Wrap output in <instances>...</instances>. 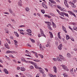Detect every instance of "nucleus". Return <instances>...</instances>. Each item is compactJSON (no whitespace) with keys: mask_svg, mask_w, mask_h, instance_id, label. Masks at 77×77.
<instances>
[{"mask_svg":"<svg viewBox=\"0 0 77 77\" xmlns=\"http://www.w3.org/2000/svg\"><path fill=\"white\" fill-rule=\"evenodd\" d=\"M53 60H54V61H56V60H56V58H53Z\"/></svg>","mask_w":77,"mask_h":77,"instance_id":"e2e57ef3","label":"nucleus"},{"mask_svg":"<svg viewBox=\"0 0 77 77\" xmlns=\"http://www.w3.org/2000/svg\"><path fill=\"white\" fill-rule=\"evenodd\" d=\"M11 20L12 21H13V22L14 23H15V20L14 19H11Z\"/></svg>","mask_w":77,"mask_h":77,"instance_id":"c9c22d12","label":"nucleus"},{"mask_svg":"<svg viewBox=\"0 0 77 77\" xmlns=\"http://www.w3.org/2000/svg\"><path fill=\"white\" fill-rule=\"evenodd\" d=\"M9 11L10 14H13V13H14V12H13V11H12V10H9Z\"/></svg>","mask_w":77,"mask_h":77,"instance_id":"58836bf2","label":"nucleus"},{"mask_svg":"<svg viewBox=\"0 0 77 77\" xmlns=\"http://www.w3.org/2000/svg\"><path fill=\"white\" fill-rule=\"evenodd\" d=\"M14 44H17V43H18V42L16 40H14Z\"/></svg>","mask_w":77,"mask_h":77,"instance_id":"4c0bfd02","label":"nucleus"},{"mask_svg":"<svg viewBox=\"0 0 77 77\" xmlns=\"http://www.w3.org/2000/svg\"><path fill=\"white\" fill-rule=\"evenodd\" d=\"M14 34H15V35L16 36H17V37H19V35H18V33H17V32H14Z\"/></svg>","mask_w":77,"mask_h":77,"instance_id":"5701e85b","label":"nucleus"},{"mask_svg":"<svg viewBox=\"0 0 77 77\" xmlns=\"http://www.w3.org/2000/svg\"><path fill=\"white\" fill-rule=\"evenodd\" d=\"M52 24L53 25V27H56V24L53 22H52Z\"/></svg>","mask_w":77,"mask_h":77,"instance_id":"aec40b11","label":"nucleus"},{"mask_svg":"<svg viewBox=\"0 0 77 77\" xmlns=\"http://www.w3.org/2000/svg\"><path fill=\"white\" fill-rule=\"evenodd\" d=\"M58 48L60 50H61L62 49V45L60 44V45L58 47Z\"/></svg>","mask_w":77,"mask_h":77,"instance_id":"0eeeda50","label":"nucleus"},{"mask_svg":"<svg viewBox=\"0 0 77 77\" xmlns=\"http://www.w3.org/2000/svg\"><path fill=\"white\" fill-rule=\"evenodd\" d=\"M63 68L65 71H69V69H68V68H67V67L65 66H63Z\"/></svg>","mask_w":77,"mask_h":77,"instance_id":"39448f33","label":"nucleus"},{"mask_svg":"<svg viewBox=\"0 0 77 77\" xmlns=\"http://www.w3.org/2000/svg\"><path fill=\"white\" fill-rule=\"evenodd\" d=\"M50 14L52 16H53V17H55V15L53 13H50Z\"/></svg>","mask_w":77,"mask_h":77,"instance_id":"f704fd0d","label":"nucleus"},{"mask_svg":"<svg viewBox=\"0 0 77 77\" xmlns=\"http://www.w3.org/2000/svg\"><path fill=\"white\" fill-rule=\"evenodd\" d=\"M20 34H21L22 35H24V33L23 32H20Z\"/></svg>","mask_w":77,"mask_h":77,"instance_id":"8fccbe9b","label":"nucleus"},{"mask_svg":"<svg viewBox=\"0 0 77 77\" xmlns=\"http://www.w3.org/2000/svg\"><path fill=\"white\" fill-rule=\"evenodd\" d=\"M64 4L65 5L66 7L68 8H69V6H68V3H67V1L66 0H64Z\"/></svg>","mask_w":77,"mask_h":77,"instance_id":"423d86ee","label":"nucleus"},{"mask_svg":"<svg viewBox=\"0 0 77 77\" xmlns=\"http://www.w3.org/2000/svg\"><path fill=\"white\" fill-rule=\"evenodd\" d=\"M25 10H29V8L28 7H26L25 8Z\"/></svg>","mask_w":77,"mask_h":77,"instance_id":"13d9d810","label":"nucleus"},{"mask_svg":"<svg viewBox=\"0 0 77 77\" xmlns=\"http://www.w3.org/2000/svg\"><path fill=\"white\" fill-rule=\"evenodd\" d=\"M68 13H69V14H72V11H68Z\"/></svg>","mask_w":77,"mask_h":77,"instance_id":"09e8293b","label":"nucleus"},{"mask_svg":"<svg viewBox=\"0 0 77 77\" xmlns=\"http://www.w3.org/2000/svg\"><path fill=\"white\" fill-rule=\"evenodd\" d=\"M33 60H34V61H35V62H41V61L35 59Z\"/></svg>","mask_w":77,"mask_h":77,"instance_id":"c85d7f7f","label":"nucleus"},{"mask_svg":"<svg viewBox=\"0 0 77 77\" xmlns=\"http://www.w3.org/2000/svg\"><path fill=\"white\" fill-rule=\"evenodd\" d=\"M77 2L76 0H74L72 2V4H74V3H75V2Z\"/></svg>","mask_w":77,"mask_h":77,"instance_id":"473e14b6","label":"nucleus"},{"mask_svg":"<svg viewBox=\"0 0 77 77\" xmlns=\"http://www.w3.org/2000/svg\"><path fill=\"white\" fill-rule=\"evenodd\" d=\"M71 6H72V8H75L76 7V6L74 5V4H72V5H71Z\"/></svg>","mask_w":77,"mask_h":77,"instance_id":"a878e982","label":"nucleus"},{"mask_svg":"<svg viewBox=\"0 0 77 77\" xmlns=\"http://www.w3.org/2000/svg\"><path fill=\"white\" fill-rule=\"evenodd\" d=\"M39 71L42 74L44 73V70H43L42 68L40 69H39Z\"/></svg>","mask_w":77,"mask_h":77,"instance_id":"f3484780","label":"nucleus"},{"mask_svg":"<svg viewBox=\"0 0 77 77\" xmlns=\"http://www.w3.org/2000/svg\"><path fill=\"white\" fill-rule=\"evenodd\" d=\"M48 29H49L50 30H52V28H51V27H49V26H48Z\"/></svg>","mask_w":77,"mask_h":77,"instance_id":"49530a36","label":"nucleus"},{"mask_svg":"<svg viewBox=\"0 0 77 77\" xmlns=\"http://www.w3.org/2000/svg\"><path fill=\"white\" fill-rule=\"evenodd\" d=\"M62 28L63 30H64V32H65V33H67V31H66V28L65 27H64V26H62Z\"/></svg>","mask_w":77,"mask_h":77,"instance_id":"ddd939ff","label":"nucleus"},{"mask_svg":"<svg viewBox=\"0 0 77 77\" xmlns=\"http://www.w3.org/2000/svg\"><path fill=\"white\" fill-rule=\"evenodd\" d=\"M74 12H75V13H77V10H74L73 11Z\"/></svg>","mask_w":77,"mask_h":77,"instance_id":"774afa93","label":"nucleus"},{"mask_svg":"<svg viewBox=\"0 0 77 77\" xmlns=\"http://www.w3.org/2000/svg\"><path fill=\"white\" fill-rule=\"evenodd\" d=\"M57 8H58L59 9H60V10H61V8L59 6H57Z\"/></svg>","mask_w":77,"mask_h":77,"instance_id":"3c124183","label":"nucleus"},{"mask_svg":"<svg viewBox=\"0 0 77 77\" xmlns=\"http://www.w3.org/2000/svg\"><path fill=\"white\" fill-rule=\"evenodd\" d=\"M38 56H40V57H42V59L44 58V56H43V55H42L41 54H38Z\"/></svg>","mask_w":77,"mask_h":77,"instance_id":"ea45409f","label":"nucleus"},{"mask_svg":"<svg viewBox=\"0 0 77 77\" xmlns=\"http://www.w3.org/2000/svg\"><path fill=\"white\" fill-rule=\"evenodd\" d=\"M35 55L36 57V58H38V54L36 52H35Z\"/></svg>","mask_w":77,"mask_h":77,"instance_id":"72a5a7b5","label":"nucleus"},{"mask_svg":"<svg viewBox=\"0 0 77 77\" xmlns=\"http://www.w3.org/2000/svg\"><path fill=\"white\" fill-rule=\"evenodd\" d=\"M42 77H46V75L45 74V73H43L42 74Z\"/></svg>","mask_w":77,"mask_h":77,"instance_id":"a19ab883","label":"nucleus"},{"mask_svg":"<svg viewBox=\"0 0 77 77\" xmlns=\"http://www.w3.org/2000/svg\"><path fill=\"white\" fill-rule=\"evenodd\" d=\"M71 41H74V38H71Z\"/></svg>","mask_w":77,"mask_h":77,"instance_id":"052dcab7","label":"nucleus"},{"mask_svg":"<svg viewBox=\"0 0 77 77\" xmlns=\"http://www.w3.org/2000/svg\"><path fill=\"white\" fill-rule=\"evenodd\" d=\"M48 27H50V26L51 25V23L49 22V23H48Z\"/></svg>","mask_w":77,"mask_h":77,"instance_id":"2f4dec72","label":"nucleus"},{"mask_svg":"<svg viewBox=\"0 0 77 77\" xmlns=\"http://www.w3.org/2000/svg\"><path fill=\"white\" fill-rule=\"evenodd\" d=\"M40 50H44V49H43V48L42 47V48H40Z\"/></svg>","mask_w":77,"mask_h":77,"instance_id":"680f3d73","label":"nucleus"},{"mask_svg":"<svg viewBox=\"0 0 77 77\" xmlns=\"http://www.w3.org/2000/svg\"><path fill=\"white\" fill-rule=\"evenodd\" d=\"M40 30L41 33V36H44V37L46 38L45 35L44 34V31H43V30H42V29H40Z\"/></svg>","mask_w":77,"mask_h":77,"instance_id":"20e7f679","label":"nucleus"},{"mask_svg":"<svg viewBox=\"0 0 77 77\" xmlns=\"http://www.w3.org/2000/svg\"><path fill=\"white\" fill-rule=\"evenodd\" d=\"M15 47H16V48H17V47H18V45H17V44H15Z\"/></svg>","mask_w":77,"mask_h":77,"instance_id":"4d7b16f0","label":"nucleus"},{"mask_svg":"<svg viewBox=\"0 0 77 77\" xmlns=\"http://www.w3.org/2000/svg\"><path fill=\"white\" fill-rule=\"evenodd\" d=\"M59 56L61 59V60H63L64 61L66 60V59H65V58H64L62 56V55H60Z\"/></svg>","mask_w":77,"mask_h":77,"instance_id":"9b49d317","label":"nucleus"},{"mask_svg":"<svg viewBox=\"0 0 77 77\" xmlns=\"http://www.w3.org/2000/svg\"><path fill=\"white\" fill-rule=\"evenodd\" d=\"M49 76H50V77H53V75L52 74H49Z\"/></svg>","mask_w":77,"mask_h":77,"instance_id":"37998d69","label":"nucleus"},{"mask_svg":"<svg viewBox=\"0 0 77 77\" xmlns=\"http://www.w3.org/2000/svg\"><path fill=\"white\" fill-rule=\"evenodd\" d=\"M41 12L42 14H44L45 13V10H41Z\"/></svg>","mask_w":77,"mask_h":77,"instance_id":"e433bc0d","label":"nucleus"},{"mask_svg":"<svg viewBox=\"0 0 77 77\" xmlns=\"http://www.w3.org/2000/svg\"><path fill=\"white\" fill-rule=\"evenodd\" d=\"M57 60L58 61H59V62H62V60H60V58L59 57H57Z\"/></svg>","mask_w":77,"mask_h":77,"instance_id":"4be33fe9","label":"nucleus"},{"mask_svg":"<svg viewBox=\"0 0 77 77\" xmlns=\"http://www.w3.org/2000/svg\"><path fill=\"white\" fill-rule=\"evenodd\" d=\"M20 69L21 71H24L26 70V69H25V68L24 67H21L20 68Z\"/></svg>","mask_w":77,"mask_h":77,"instance_id":"2eb2a0df","label":"nucleus"},{"mask_svg":"<svg viewBox=\"0 0 77 77\" xmlns=\"http://www.w3.org/2000/svg\"><path fill=\"white\" fill-rule=\"evenodd\" d=\"M10 38L11 39H14V38H13V36H10Z\"/></svg>","mask_w":77,"mask_h":77,"instance_id":"bf43d9fd","label":"nucleus"},{"mask_svg":"<svg viewBox=\"0 0 77 77\" xmlns=\"http://www.w3.org/2000/svg\"><path fill=\"white\" fill-rule=\"evenodd\" d=\"M13 53H15V54H18V52H17L16 51H13Z\"/></svg>","mask_w":77,"mask_h":77,"instance_id":"0e129e2a","label":"nucleus"},{"mask_svg":"<svg viewBox=\"0 0 77 77\" xmlns=\"http://www.w3.org/2000/svg\"><path fill=\"white\" fill-rule=\"evenodd\" d=\"M48 3V5L49 6H50L52 8H53V4H52V3H51L50 2H49Z\"/></svg>","mask_w":77,"mask_h":77,"instance_id":"dca6fc26","label":"nucleus"},{"mask_svg":"<svg viewBox=\"0 0 77 77\" xmlns=\"http://www.w3.org/2000/svg\"><path fill=\"white\" fill-rule=\"evenodd\" d=\"M55 45H57V46L58 45V42H55Z\"/></svg>","mask_w":77,"mask_h":77,"instance_id":"6e6d98bb","label":"nucleus"},{"mask_svg":"<svg viewBox=\"0 0 77 77\" xmlns=\"http://www.w3.org/2000/svg\"><path fill=\"white\" fill-rule=\"evenodd\" d=\"M27 75L29 77H32V75L30 74H28Z\"/></svg>","mask_w":77,"mask_h":77,"instance_id":"5fc2aeb1","label":"nucleus"},{"mask_svg":"<svg viewBox=\"0 0 77 77\" xmlns=\"http://www.w3.org/2000/svg\"><path fill=\"white\" fill-rule=\"evenodd\" d=\"M42 6H43V7H44V8H45L46 9H47L48 7L47 6V5H45V4H44V3H43L42 4Z\"/></svg>","mask_w":77,"mask_h":77,"instance_id":"4468645a","label":"nucleus"},{"mask_svg":"<svg viewBox=\"0 0 77 77\" xmlns=\"http://www.w3.org/2000/svg\"><path fill=\"white\" fill-rule=\"evenodd\" d=\"M26 31L27 32L29 33H32V30L30 29H27Z\"/></svg>","mask_w":77,"mask_h":77,"instance_id":"cd10ccee","label":"nucleus"},{"mask_svg":"<svg viewBox=\"0 0 77 77\" xmlns=\"http://www.w3.org/2000/svg\"><path fill=\"white\" fill-rule=\"evenodd\" d=\"M60 32H59L58 33V38L60 39H62V38H61V37H60Z\"/></svg>","mask_w":77,"mask_h":77,"instance_id":"a211bd4d","label":"nucleus"},{"mask_svg":"<svg viewBox=\"0 0 77 77\" xmlns=\"http://www.w3.org/2000/svg\"><path fill=\"white\" fill-rule=\"evenodd\" d=\"M50 1L51 2V3H54V4H56V2H54L53 0H50Z\"/></svg>","mask_w":77,"mask_h":77,"instance_id":"bb28decb","label":"nucleus"},{"mask_svg":"<svg viewBox=\"0 0 77 77\" xmlns=\"http://www.w3.org/2000/svg\"><path fill=\"white\" fill-rule=\"evenodd\" d=\"M73 30H76V31H77V27L76 26H73Z\"/></svg>","mask_w":77,"mask_h":77,"instance_id":"7c9ffc66","label":"nucleus"},{"mask_svg":"<svg viewBox=\"0 0 77 77\" xmlns=\"http://www.w3.org/2000/svg\"><path fill=\"white\" fill-rule=\"evenodd\" d=\"M31 64H32V65H34L35 67V68H36L37 69H42L41 68L39 67L38 66H37V64L36 63L33 62L31 61Z\"/></svg>","mask_w":77,"mask_h":77,"instance_id":"f03ea898","label":"nucleus"},{"mask_svg":"<svg viewBox=\"0 0 77 77\" xmlns=\"http://www.w3.org/2000/svg\"><path fill=\"white\" fill-rule=\"evenodd\" d=\"M67 57H68L69 58V57H71V55L69 53H68L67 54Z\"/></svg>","mask_w":77,"mask_h":77,"instance_id":"393cba45","label":"nucleus"},{"mask_svg":"<svg viewBox=\"0 0 77 77\" xmlns=\"http://www.w3.org/2000/svg\"><path fill=\"white\" fill-rule=\"evenodd\" d=\"M5 47L8 49H9L10 48H9V45H8V44L7 43H5Z\"/></svg>","mask_w":77,"mask_h":77,"instance_id":"9d476101","label":"nucleus"},{"mask_svg":"<svg viewBox=\"0 0 77 77\" xmlns=\"http://www.w3.org/2000/svg\"><path fill=\"white\" fill-rule=\"evenodd\" d=\"M66 39H67V40H68V39H69L70 38V37H69L68 35H66Z\"/></svg>","mask_w":77,"mask_h":77,"instance_id":"c756f323","label":"nucleus"},{"mask_svg":"<svg viewBox=\"0 0 77 77\" xmlns=\"http://www.w3.org/2000/svg\"><path fill=\"white\" fill-rule=\"evenodd\" d=\"M42 47V46L41 45V44H40L39 45L40 48H41Z\"/></svg>","mask_w":77,"mask_h":77,"instance_id":"338daca9","label":"nucleus"},{"mask_svg":"<svg viewBox=\"0 0 77 77\" xmlns=\"http://www.w3.org/2000/svg\"><path fill=\"white\" fill-rule=\"evenodd\" d=\"M53 68L54 69V72L55 73H57V68H56V66H54L53 67Z\"/></svg>","mask_w":77,"mask_h":77,"instance_id":"6e6552de","label":"nucleus"},{"mask_svg":"<svg viewBox=\"0 0 77 77\" xmlns=\"http://www.w3.org/2000/svg\"><path fill=\"white\" fill-rule=\"evenodd\" d=\"M29 39H30V40H31V42H32V43H34L35 42V40H34L32 39H31V38H29Z\"/></svg>","mask_w":77,"mask_h":77,"instance_id":"b1692460","label":"nucleus"},{"mask_svg":"<svg viewBox=\"0 0 77 77\" xmlns=\"http://www.w3.org/2000/svg\"><path fill=\"white\" fill-rule=\"evenodd\" d=\"M71 15H73V16H74V17H75V18H76V16H75V14H74V13H72Z\"/></svg>","mask_w":77,"mask_h":77,"instance_id":"79ce46f5","label":"nucleus"},{"mask_svg":"<svg viewBox=\"0 0 77 77\" xmlns=\"http://www.w3.org/2000/svg\"><path fill=\"white\" fill-rule=\"evenodd\" d=\"M21 60L22 62H25V63H31L32 62V61H26V60H25V58H22L21 59Z\"/></svg>","mask_w":77,"mask_h":77,"instance_id":"7ed1b4c3","label":"nucleus"},{"mask_svg":"<svg viewBox=\"0 0 77 77\" xmlns=\"http://www.w3.org/2000/svg\"><path fill=\"white\" fill-rule=\"evenodd\" d=\"M63 75L64 77H68V75L67 74L64 73L63 74Z\"/></svg>","mask_w":77,"mask_h":77,"instance_id":"412c9836","label":"nucleus"},{"mask_svg":"<svg viewBox=\"0 0 77 77\" xmlns=\"http://www.w3.org/2000/svg\"><path fill=\"white\" fill-rule=\"evenodd\" d=\"M27 34L29 35V36H32V34L29 33H27Z\"/></svg>","mask_w":77,"mask_h":77,"instance_id":"69168bd1","label":"nucleus"},{"mask_svg":"<svg viewBox=\"0 0 77 77\" xmlns=\"http://www.w3.org/2000/svg\"><path fill=\"white\" fill-rule=\"evenodd\" d=\"M57 12H58V14H60V15H62V16H63V17H64L63 15H65L66 17H69V16L68 15V14L65 13V12H60L59 11V10H57Z\"/></svg>","mask_w":77,"mask_h":77,"instance_id":"f257e3e1","label":"nucleus"},{"mask_svg":"<svg viewBox=\"0 0 77 77\" xmlns=\"http://www.w3.org/2000/svg\"><path fill=\"white\" fill-rule=\"evenodd\" d=\"M46 46L47 47H50V45H49L48 44H47L46 45Z\"/></svg>","mask_w":77,"mask_h":77,"instance_id":"603ef678","label":"nucleus"},{"mask_svg":"<svg viewBox=\"0 0 77 77\" xmlns=\"http://www.w3.org/2000/svg\"><path fill=\"white\" fill-rule=\"evenodd\" d=\"M3 71L5 72V74H9V72L6 69H4Z\"/></svg>","mask_w":77,"mask_h":77,"instance_id":"1a4fd4ad","label":"nucleus"},{"mask_svg":"<svg viewBox=\"0 0 77 77\" xmlns=\"http://www.w3.org/2000/svg\"><path fill=\"white\" fill-rule=\"evenodd\" d=\"M10 57H12V58H15V57L12 55L11 54L10 55Z\"/></svg>","mask_w":77,"mask_h":77,"instance_id":"de8ad7c7","label":"nucleus"},{"mask_svg":"<svg viewBox=\"0 0 77 77\" xmlns=\"http://www.w3.org/2000/svg\"><path fill=\"white\" fill-rule=\"evenodd\" d=\"M25 27L24 25H20L19 26V27Z\"/></svg>","mask_w":77,"mask_h":77,"instance_id":"864d4df0","label":"nucleus"},{"mask_svg":"<svg viewBox=\"0 0 77 77\" xmlns=\"http://www.w3.org/2000/svg\"><path fill=\"white\" fill-rule=\"evenodd\" d=\"M6 53H7V54L8 53H10V51L9 50H8L6 51Z\"/></svg>","mask_w":77,"mask_h":77,"instance_id":"a18cd8bd","label":"nucleus"},{"mask_svg":"<svg viewBox=\"0 0 77 77\" xmlns=\"http://www.w3.org/2000/svg\"><path fill=\"white\" fill-rule=\"evenodd\" d=\"M49 33L51 38H53V35L51 32H49Z\"/></svg>","mask_w":77,"mask_h":77,"instance_id":"6ab92c4d","label":"nucleus"},{"mask_svg":"<svg viewBox=\"0 0 77 77\" xmlns=\"http://www.w3.org/2000/svg\"><path fill=\"white\" fill-rule=\"evenodd\" d=\"M22 2H21V1L20 0L19 1L18 3V5L20 6V7L21 6H22Z\"/></svg>","mask_w":77,"mask_h":77,"instance_id":"f8f14e48","label":"nucleus"},{"mask_svg":"<svg viewBox=\"0 0 77 77\" xmlns=\"http://www.w3.org/2000/svg\"><path fill=\"white\" fill-rule=\"evenodd\" d=\"M29 68H31V69H34V68L33 67V66H30Z\"/></svg>","mask_w":77,"mask_h":77,"instance_id":"c03bdc74","label":"nucleus"}]
</instances>
